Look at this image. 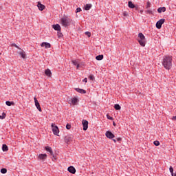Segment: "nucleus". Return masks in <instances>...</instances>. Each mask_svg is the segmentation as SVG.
I'll use <instances>...</instances> for the list:
<instances>
[{"label":"nucleus","instance_id":"7ed1b4c3","mask_svg":"<svg viewBox=\"0 0 176 176\" xmlns=\"http://www.w3.org/2000/svg\"><path fill=\"white\" fill-rule=\"evenodd\" d=\"M138 41L139 42L140 46H142V47H145L146 41L145 40V36H144V34L142 33L138 34Z\"/></svg>","mask_w":176,"mask_h":176},{"label":"nucleus","instance_id":"c03bdc74","mask_svg":"<svg viewBox=\"0 0 176 176\" xmlns=\"http://www.w3.org/2000/svg\"><path fill=\"white\" fill-rule=\"evenodd\" d=\"M76 66L77 69H79V63Z\"/></svg>","mask_w":176,"mask_h":176},{"label":"nucleus","instance_id":"cd10ccee","mask_svg":"<svg viewBox=\"0 0 176 176\" xmlns=\"http://www.w3.org/2000/svg\"><path fill=\"white\" fill-rule=\"evenodd\" d=\"M154 145H155V146H159V145H160V142L155 140L153 142Z\"/></svg>","mask_w":176,"mask_h":176},{"label":"nucleus","instance_id":"6e6552de","mask_svg":"<svg viewBox=\"0 0 176 176\" xmlns=\"http://www.w3.org/2000/svg\"><path fill=\"white\" fill-rule=\"evenodd\" d=\"M72 141V135H67L65 137V142L69 144Z\"/></svg>","mask_w":176,"mask_h":176},{"label":"nucleus","instance_id":"dca6fc26","mask_svg":"<svg viewBox=\"0 0 176 176\" xmlns=\"http://www.w3.org/2000/svg\"><path fill=\"white\" fill-rule=\"evenodd\" d=\"M76 91H78V93H80L81 94H86V90L79 88H76Z\"/></svg>","mask_w":176,"mask_h":176},{"label":"nucleus","instance_id":"412c9836","mask_svg":"<svg viewBox=\"0 0 176 176\" xmlns=\"http://www.w3.org/2000/svg\"><path fill=\"white\" fill-rule=\"evenodd\" d=\"M166 11V7H160L157 9L158 13H162V12Z\"/></svg>","mask_w":176,"mask_h":176},{"label":"nucleus","instance_id":"a878e982","mask_svg":"<svg viewBox=\"0 0 176 176\" xmlns=\"http://www.w3.org/2000/svg\"><path fill=\"white\" fill-rule=\"evenodd\" d=\"M1 174H6V173H8V170L6 168H2L1 170Z\"/></svg>","mask_w":176,"mask_h":176},{"label":"nucleus","instance_id":"c9c22d12","mask_svg":"<svg viewBox=\"0 0 176 176\" xmlns=\"http://www.w3.org/2000/svg\"><path fill=\"white\" fill-rule=\"evenodd\" d=\"M146 13H148V14H153V12H152V10H147L146 11Z\"/></svg>","mask_w":176,"mask_h":176},{"label":"nucleus","instance_id":"4be33fe9","mask_svg":"<svg viewBox=\"0 0 176 176\" xmlns=\"http://www.w3.org/2000/svg\"><path fill=\"white\" fill-rule=\"evenodd\" d=\"M96 60H98V61L102 60V58H104V55H98L96 57Z\"/></svg>","mask_w":176,"mask_h":176},{"label":"nucleus","instance_id":"bb28decb","mask_svg":"<svg viewBox=\"0 0 176 176\" xmlns=\"http://www.w3.org/2000/svg\"><path fill=\"white\" fill-rule=\"evenodd\" d=\"M19 54L22 57V58H25V54L23 52H19Z\"/></svg>","mask_w":176,"mask_h":176},{"label":"nucleus","instance_id":"de8ad7c7","mask_svg":"<svg viewBox=\"0 0 176 176\" xmlns=\"http://www.w3.org/2000/svg\"><path fill=\"white\" fill-rule=\"evenodd\" d=\"M113 141L114 142H116V140H115V139H113Z\"/></svg>","mask_w":176,"mask_h":176},{"label":"nucleus","instance_id":"393cba45","mask_svg":"<svg viewBox=\"0 0 176 176\" xmlns=\"http://www.w3.org/2000/svg\"><path fill=\"white\" fill-rule=\"evenodd\" d=\"M85 10H90L91 9V4H87L85 8Z\"/></svg>","mask_w":176,"mask_h":176},{"label":"nucleus","instance_id":"7c9ffc66","mask_svg":"<svg viewBox=\"0 0 176 176\" xmlns=\"http://www.w3.org/2000/svg\"><path fill=\"white\" fill-rule=\"evenodd\" d=\"M6 118V113H3L2 116H0V119H5Z\"/></svg>","mask_w":176,"mask_h":176},{"label":"nucleus","instance_id":"39448f33","mask_svg":"<svg viewBox=\"0 0 176 176\" xmlns=\"http://www.w3.org/2000/svg\"><path fill=\"white\" fill-rule=\"evenodd\" d=\"M52 129L53 133L55 135H58V133H60V131L58 130V127L57 126H55L54 124H52Z\"/></svg>","mask_w":176,"mask_h":176},{"label":"nucleus","instance_id":"49530a36","mask_svg":"<svg viewBox=\"0 0 176 176\" xmlns=\"http://www.w3.org/2000/svg\"><path fill=\"white\" fill-rule=\"evenodd\" d=\"M172 176H176V173H173V175H171Z\"/></svg>","mask_w":176,"mask_h":176},{"label":"nucleus","instance_id":"79ce46f5","mask_svg":"<svg viewBox=\"0 0 176 176\" xmlns=\"http://www.w3.org/2000/svg\"><path fill=\"white\" fill-rule=\"evenodd\" d=\"M117 141H122V138H118Z\"/></svg>","mask_w":176,"mask_h":176},{"label":"nucleus","instance_id":"a19ab883","mask_svg":"<svg viewBox=\"0 0 176 176\" xmlns=\"http://www.w3.org/2000/svg\"><path fill=\"white\" fill-rule=\"evenodd\" d=\"M82 82H85V83H87V78H85L82 80Z\"/></svg>","mask_w":176,"mask_h":176},{"label":"nucleus","instance_id":"b1692460","mask_svg":"<svg viewBox=\"0 0 176 176\" xmlns=\"http://www.w3.org/2000/svg\"><path fill=\"white\" fill-rule=\"evenodd\" d=\"M6 105H8V107H11V105H14V102H10V101H6Z\"/></svg>","mask_w":176,"mask_h":176},{"label":"nucleus","instance_id":"473e14b6","mask_svg":"<svg viewBox=\"0 0 176 176\" xmlns=\"http://www.w3.org/2000/svg\"><path fill=\"white\" fill-rule=\"evenodd\" d=\"M85 35L90 38L91 36V33H90V32H86Z\"/></svg>","mask_w":176,"mask_h":176},{"label":"nucleus","instance_id":"a18cd8bd","mask_svg":"<svg viewBox=\"0 0 176 176\" xmlns=\"http://www.w3.org/2000/svg\"><path fill=\"white\" fill-rule=\"evenodd\" d=\"M14 46L15 47L19 48V47H18L17 45H16V44H14Z\"/></svg>","mask_w":176,"mask_h":176},{"label":"nucleus","instance_id":"e433bc0d","mask_svg":"<svg viewBox=\"0 0 176 176\" xmlns=\"http://www.w3.org/2000/svg\"><path fill=\"white\" fill-rule=\"evenodd\" d=\"M66 129H67V130H71V124H67L66 125Z\"/></svg>","mask_w":176,"mask_h":176},{"label":"nucleus","instance_id":"72a5a7b5","mask_svg":"<svg viewBox=\"0 0 176 176\" xmlns=\"http://www.w3.org/2000/svg\"><path fill=\"white\" fill-rule=\"evenodd\" d=\"M107 119H109V120H113V118L110 117L109 114H107Z\"/></svg>","mask_w":176,"mask_h":176},{"label":"nucleus","instance_id":"423d86ee","mask_svg":"<svg viewBox=\"0 0 176 176\" xmlns=\"http://www.w3.org/2000/svg\"><path fill=\"white\" fill-rule=\"evenodd\" d=\"M35 106L38 109L39 112H42V108H41V104H39V102H38V99L36 97L34 98Z\"/></svg>","mask_w":176,"mask_h":176},{"label":"nucleus","instance_id":"ddd939ff","mask_svg":"<svg viewBox=\"0 0 176 176\" xmlns=\"http://www.w3.org/2000/svg\"><path fill=\"white\" fill-rule=\"evenodd\" d=\"M69 103L72 104V105H76V104H78V98H72L69 100Z\"/></svg>","mask_w":176,"mask_h":176},{"label":"nucleus","instance_id":"9b49d317","mask_svg":"<svg viewBox=\"0 0 176 176\" xmlns=\"http://www.w3.org/2000/svg\"><path fill=\"white\" fill-rule=\"evenodd\" d=\"M41 47H43L45 46V49H50V47H52L50 43H45V42L41 43Z\"/></svg>","mask_w":176,"mask_h":176},{"label":"nucleus","instance_id":"f257e3e1","mask_svg":"<svg viewBox=\"0 0 176 176\" xmlns=\"http://www.w3.org/2000/svg\"><path fill=\"white\" fill-rule=\"evenodd\" d=\"M162 64L165 69H171V67H173V58L170 56H165Z\"/></svg>","mask_w":176,"mask_h":176},{"label":"nucleus","instance_id":"5701e85b","mask_svg":"<svg viewBox=\"0 0 176 176\" xmlns=\"http://www.w3.org/2000/svg\"><path fill=\"white\" fill-rule=\"evenodd\" d=\"M114 108H115V109H116V111H120L122 107H120V105L116 104L114 105Z\"/></svg>","mask_w":176,"mask_h":176},{"label":"nucleus","instance_id":"c85d7f7f","mask_svg":"<svg viewBox=\"0 0 176 176\" xmlns=\"http://www.w3.org/2000/svg\"><path fill=\"white\" fill-rule=\"evenodd\" d=\"M72 64H74L76 66L79 64V62H78V60H72Z\"/></svg>","mask_w":176,"mask_h":176},{"label":"nucleus","instance_id":"f03ea898","mask_svg":"<svg viewBox=\"0 0 176 176\" xmlns=\"http://www.w3.org/2000/svg\"><path fill=\"white\" fill-rule=\"evenodd\" d=\"M71 23H72V19H69L68 16H63L60 20V23L63 27L71 25Z\"/></svg>","mask_w":176,"mask_h":176},{"label":"nucleus","instance_id":"9d476101","mask_svg":"<svg viewBox=\"0 0 176 176\" xmlns=\"http://www.w3.org/2000/svg\"><path fill=\"white\" fill-rule=\"evenodd\" d=\"M47 158V155H46V154H39L38 155L39 160H43V162L44 160H46Z\"/></svg>","mask_w":176,"mask_h":176},{"label":"nucleus","instance_id":"f8f14e48","mask_svg":"<svg viewBox=\"0 0 176 176\" xmlns=\"http://www.w3.org/2000/svg\"><path fill=\"white\" fill-rule=\"evenodd\" d=\"M67 171H69V173H71L72 174H75L76 173V169H75L74 166H69L67 168Z\"/></svg>","mask_w":176,"mask_h":176},{"label":"nucleus","instance_id":"4c0bfd02","mask_svg":"<svg viewBox=\"0 0 176 176\" xmlns=\"http://www.w3.org/2000/svg\"><path fill=\"white\" fill-rule=\"evenodd\" d=\"M122 15H123L124 17H127V16H129V14H127V12H124L122 13Z\"/></svg>","mask_w":176,"mask_h":176},{"label":"nucleus","instance_id":"a211bd4d","mask_svg":"<svg viewBox=\"0 0 176 176\" xmlns=\"http://www.w3.org/2000/svg\"><path fill=\"white\" fill-rule=\"evenodd\" d=\"M45 151H47V152H49V153L50 155H53V150H52V147L50 146H46L45 147Z\"/></svg>","mask_w":176,"mask_h":176},{"label":"nucleus","instance_id":"f3484780","mask_svg":"<svg viewBox=\"0 0 176 176\" xmlns=\"http://www.w3.org/2000/svg\"><path fill=\"white\" fill-rule=\"evenodd\" d=\"M45 74L47 76H49L50 78L52 76V72L49 69H45Z\"/></svg>","mask_w":176,"mask_h":176},{"label":"nucleus","instance_id":"09e8293b","mask_svg":"<svg viewBox=\"0 0 176 176\" xmlns=\"http://www.w3.org/2000/svg\"><path fill=\"white\" fill-rule=\"evenodd\" d=\"M113 126H116V124H115V122L113 123Z\"/></svg>","mask_w":176,"mask_h":176},{"label":"nucleus","instance_id":"6ab92c4d","mask_svg":"<svg viewBox=\"0 0 176 176\" xmlns=\"http://www.w3.org/2000/svg\"><path fill=\"white\" fill-rule=\"evenodd\" d=\"M128 6H129V8H130L131 9H134V8H135V6L133 3L132 1H129V2H128Z\"/></svg>","mask_w":176,"mask_h":176},{"label":"nucleus","instance_id":"58836bf2","mask_svg":"<svg viewBox=\"0 0 176 176\" xmlns=\"http://www.w3.org/2000/svg\"><path fill=\"white\" fill-rule=\"evenodd\" d=\"M79 12H82V8H78L76 9V13H79Z\"/></svg>","mask_w":176,"mask_h":176},{"label":"nucleus","instance_id":"4468645a","mask_svg":"<svg viewBox=\"0 0 176 176\" xmlns=\"http://www.w3.org/2000/svg\"><path fill=\"white\" fill-rule=\"evenodd\" d=\"M37 8H38L41 11L44 10H45V5L41 3V2H38Z\"/></svg>","mask_w":176,"mask_h":176},{"label":"nucleus","instance_id":"2eb2a0df","mask_svg":"<svg viewBox=\"0 0 176 176\" xmlns=\"http://www.w3.org/2000/svg\"><path fill=\"white\" fill-rule=\"evenodd\" d=\"M52 28H54L55 31H61V26L58 24L53 25Z\"/></svg>","mask_w":176,"mask_h":176},{"label":"nucleus","instance_id":"2f4dec72","mask_svg":"<svg viewBox=\"0 0 176 176\" xmlns=\"http://www.w3.org/2000/svg\"><path fill=\"white\" fill-rule=\"evenodd\" d=\"M146 9H149V8H151V2L148 1L146 3Z\"/></svg>","mask_w":176,"mask_h":176},{"label":"nucleus","instance_id":"37998d69","mask_svg":"<svg viewBox=\"0 0 176 176\" xmlns=\"http://www.w3.org/2000/svg\"><path fill=\"white\" fill-rule=\"evenodd\" d=\"M172 120H176V116H173V117L172 118Z\"/></svg>","mask_w":176,"mask_h":176},{"label":"nucleus","instance_id":"ea45409f","mask_svg":"<svg viewBox=\"0 0 176 176\" xmlns=\"http://www.w3.org/2000/svg\"><path fill=\"white\" fill-rule=\"evenodd\" d=\"M58 36L60 38L63 36V34H61L60 32H58Z\"/></svg>","mask_w":176,"mask_h":176},{"label":"nucleus","instance_id":"aec40b11","mask_svg":"<svg viewBox=\"0 0 176 176\" xmlns=\"http://www.w3.org/2000/svg\"><path fill=\"white\" fill-rule=\"evenodd\" d=\"M2 151L3 152H8V151H9V148L8 147V146L6 144H3Z\"/></svg>","mask_w":176,"mask_h":176},{"label":"nucleus","instance_id":"c756f323","mask_svg":"<svg viewBox=\"0 0 176 176\" xmlns=\"http://www.w3.org/2000/svg\"><path fill=\"white\" fill-rule=\"evenodd\" d=\"M169 171L171 173V175L174 174V168H173V166H170Z\"/></svg>","mask_w":176,"mask_h":176},{"label":"nucleus","instance_id":"20e7f679","mask_svg":"<svg viewBox=\"0 0 176 176\" xmlns=\"http://www.w3.org/2000/svg\"><path fill=\"white\" fill-rule=\"evenodd\" d=\"M164 21H166V19H160V21H158L157 23H156V28L158 29V30H160V28H162V25H163V24H164Z\"/></svg>","mask_w":176,"mask_h":176},{"label":"nucleus","instance_id":"0eeeda50","mask_svg":"<svg viewBox=\"0 0 176 176\" xmlns=\"http://www.w3.org/2000/svg\"><path fill=\"white\" fill-rule=\"evenodd\" d=\"M82 126L84 131H86L89 129V122L86 120H82Z\"/></svg>","mask_w":176,"mask_h":176},{"label":"nucleus","instance_id":"f704fd0d","mask_svg":"<svg viewBox=\"0 0 176 176\" xmlns=\"http://www.w3.org/2000/svg\"><path fill=\"white\" fill-rule=\"evenodd\" d=\"M89 79H90V80H94V75H90L89 76Z\"/></svg>","mask_w":176,"mask_h":176},{"label":"nucleus","instance_id":"1a4fd4ad","mask_svg":"<svg viewBox=\"0 0 176 176\" xmlns=\"http://www.w3.org/2000/svg\"><path fill=\"white\" fill-rule=\"evenodd\" d=\"M106 137L107 138L112 139V138H115V135H113V133H112V132H111V131H107L106 132Z\"/></svg>","mask_w":176,"mask_h":176}]
</instances>
